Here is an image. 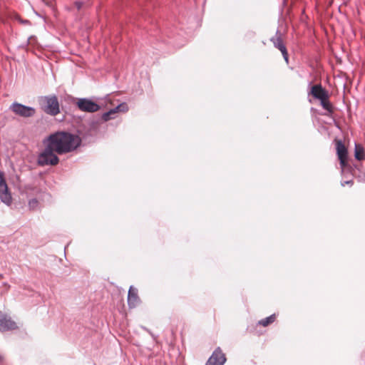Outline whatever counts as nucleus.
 Masks as SVG:
<instances>
[{"mask_svg":"<svg viewBox=\"0 0 365 365\" xmlns=\"http://www.w3.org/2000/svg\"><path fill=\"white\" fill-rule=\"evenodd\" d=\"M58 155L71 153L81 144V138L66 131H58L51 134L45 140Z\"/></svg>","mask_w":365,"mask_h":365,"instance_id":"f257e3e1","label":"nucleus"},{"mask_svg":"<svg viewBox=\"0 0 365 365\" xmlns=\"http://www.w3.org/2000/svg\"><path fill=\"white\" fill-rule=\"evenodd\" d=\"M38 101L41 110L46 114L56 116L60 113V105L56 95L41 96Z\"/></svg>","mask_w":365,"mask_h":365,"instance_id":"f03ea898","label":"nucleus"},{"mask_svg":"<svg viewBox=\"0 0 365 365\" xmlns=\"http://www.w3.org/2000/svg\"><path fill=\"white\" fill-rule=\"evenodd\" d=\"M45 148L38 156V164L41 166L56 165L59 162L56 151L44 140Z\"/></svg>","mask_w":365,"mask_h":365,"instance_id":"7ed1b4c3","label":"nucleus"},{"mask_svg":"<svg viewBox=\"0 0 365 365\" xmlns=\"http://www.w3.org/2000/svg\"><path fill=\"white\" fill-rule=\"evenodd\" d=\"M76 105L79 110L86 113H95L101 109V106L91 98H76Z\"/></svg>","mask_w":365,"mask_h":365,"instance_id":"20e7f679","label":"nucleus"},{"mask_svg":"<svg viewBox=\"0 0 365 365\" xmlns=\"http://www.w3.org/2000/svg\"><path fill=\"white\" fill-rule=\"evenodd\" d=\"M9 109L16 115L24 118L32 117L36 113V110L34 108L27 106L16 102L13 103L10 106Z\"/></svg>","mask_w":365,"mask_h":365,"instance_id":"39448f33","label":"nucleus"},{"mask_svg":"<svg viewBox=\"0 0 365 365\" xmlns=\"http://www.w3.org/2000/svg\"><path fill=\"white\" fill-rule=\"evenodd\" d=\"M0 199L2 202L7 205H9L12 202L11 195L9 191L8 185L2 172H0Z\"/></svg>","mask_w":365,"mask_h":365,"instance_id":"423d86ee","label":"nucleus"},{"mask_svg":"<svg viewBox=\"0 0 365 365\" xmlns=\"http://www.w3.org/2000/svg\"><path fill=\"white\" fill-rule=\"evenodd\" d=\"M271 41L273 43L274 47L278 48L281 51L284 61H286L287 63H289L288 52H287V48H286L284 43H283V41L280 36V34H279V31H277L276 35L271 38Z\"/></svg>","mask_w":365,"mask_h":365,"instance_id":"0eeeda50","label":"nucleus"},{"mask_svg":"<svg viewBox=\"0 0 365 365\" xmlns=\"http://www.w3.org/2000/svg\"><path fill=\"white\" fill-rule=\"evenodd\" d=\"M226 358L220 348H217L207 360L205 365H223Z\"/></svg>","mask_w":365,"mask_h":365,"instance_id":"6e6552de","label":"nucleus"},{"mask_svg":"<svg viewBox=\"0 0 365 365\" xmlns=\"http://www.w3.org/2000/svg\"><path fill=\"white\" fill-rule=\"evenodd\" d=\"M140 303V299L138 297V289L133 286H130L128 294V304L130 308H135Z\"/></svg>","mask_w":365,"mask_h":365,"instance_id":"1a4fd4ad","label":"nucleus"},{"mask_svg":"<svg viewBox=\"0 0 365 365\" xmlns=\"http://www.w3.org/2000/svg\"><path fill=\"white\" fill-rule=\"evenodd\" d=\"M310 93L313 97L318 100H323L329 98L328 92L322 88L321 84H317L312 87Z\"/></svg>","mask_w":365,"mask_h":365,"instance_id":"9d476101","label":"nucleus"},{"mask_svg":"<svg viewBox=\"0 0 365 365\" xmlns=\"http://www.w3.org/2000/svg\"><path fill=\"white\" fill-rule=\"evenodd\" d=\"M16 328L14 321H0V331L2 332L14 330Z\"/></svg>","mask_w":365,"mask_h":365,"instance_id":"9b49d317","label":"nucleus"},{"mask_svg":"<svg viewBox=\"0 0 365 365\" xmlns=\"http://www.w3.org/2000/svg\"><path fill=\"white\" fill-rule=\"evenodd\" d=\"M336 151L339 158H347V149L340 140L336 143Z\"/></svg>","mask_w":365,"mask_h":365,"instance_id":"f8f14e48","label":"nucleus"},{"mask_svg":"<svg viewBox=\"0 0 365 365\" xmlns=\"http://www.w3.org/2000/svg\"><path fill=\"white\" fill-rule=\"evenodd\" d=\"M355 158L359 160L364 159V150L360 145H355Z\"/></svg>","mask_w":365,"mask_h":365,"instance_id":"ddd939ff","label":"nucleus"},{"mask_svg":"<svg viewBox=\"0 0 365 365\" xmlns=\"http://www.w3.org/2000/svg\"><path fill=\"white\" fill-rule=\"evenodd\" d=\"M321 106L324 109L331 113L333 112V107L331 103L329 101V98H325L323 100H319Z\"/></svg>","mask_w":365,"mask_h":365,"instance_id":"4468645a","label":"nucleus"},{"mask_svg":"<svg viewBox=\"0 0 365 365\" xmlns=\"http://www.w3.org/2000/svg\"><path fill=\"white\" fill-rule=\"evenodd\" d=\"M116 113L115 112V108H112L110 109V110H108V112H106L104 113H103L102 115V119L104 120V121H108L110 119H113L115 117L113 116Z\"/></svg>","mask_w":365,"mask_h":365,"instance_id":"2eb2a0df","label":"nucleus"},{"mask_svg":"<svg viewBox=\"0 0 365 365\" xmlns=\"http://www.w3.org/2000/svg\"><path fill=\"white\" fill-rule=\"evenodd\" d=\"M116 113L118 112H126L128 110V106L125 103H120L118 106L114 108Z\"/></svg>","mask_w":365,"mask_h":365,"instance_id":"dca6fc26","label":"nucleus"},{"mask_svg":"<svg viewBox=\"0 0 365 365\" xmlns=\"http://www.w3.org/2000/svg\"><path fill=\"white\" fill-rule=\"evenodd\" d=\"M38 205V201L36 198L31 199L29 201V207L30 210H35Z\"/></svg>","mask_w":365,"mask_h":365,"instance_id":"f3484780","label":"nucleus"},{"mask_svg":"<svg viewBox=\"0 0 365 365\" xmlns=\"http://www.w3.org/2000/svg\"><path fill=\"white\" fill-rule=\"evenodd\" d=\"M273 321H259L258 323H257V326H260V327H267L268 326L271 322H272Z\"/></svg>","mask_w":365,"mask_h":365,"instance_id":"a211bd4d","label":"nucleus"},{"mask_svg":"<svg viewBox=\"0 0 365 365\" xmlns=\"http://www.w3.org/2000/svg\"><path fill=\"white\" fill-rule=\"evenodd\" d=\"M341 168H344L346 165V158H339Z\"/></svg>","mask_w":365,"mask_h":365,"instance_id":"6ab92c4d","label":"nucleus"},{"mask_svg":"<svg viewBox=\"0 0 365 365\" xmlns=\"http://www.w3.org/2000/svg\"><path fill=\"white\" fill-rule=\"evenodd\" d=\"M74 4H75L76 7L77 8V9L80 10L83 6V1H76Z\"/></svg>","mask_w":365,"mask_h":365,"instance_id":"aec40b11","label":"nucleus"},{"mask_svg":"<svg viewBox=\"0 0 365 365\" xmlns=\"http://www.w3.org/2000/svg\"><path fill=\"white\" fill-rule=\"evenodd\" d=\"M276 318V314H271L270 316L269 317H265L264 319H266V320H272V319H275Z\"/></svg>","mask_w":365,"mask_h":365,"instance_id":"412c9836","label":"nucleus"},{"mask_svg":"<svg viewBox=\"0 0 365 365\" xmlns=\"http://www.w3.org/2000/svg\"><path fill=\"white\" fill-rule=\"evenodd\" d=\"M341 186H344L345 185H353V181L352 180H347V181H344V182H342L341 183Z\"/></svg>","mask_w":365,"mask_h":365,"instance_id":"4be33fe9","label":"nucleus"},{"mask_svg":"<svg viewBox=\"0 0 365 365\" xmlns=\"http://www.w3.org/2000/svg\"><path fill=\"white\" fill-rule=\"evenodd\" d=\"M0 319H7V316L0 311Z\"/></svg>","mask_w":365,"mask_h":365,"instance_id":"5701e85b","label":"nucleus"},{"mask_svg":"<svg viewBox=\"0 0 365 365\" xmlns=\"http://www.w3.org/2000/svg\"><path fill=\"white\" fill-rule=\"evenodd\" d=\"M23 24H28L29 21L28 20H24L22 21Z\"/></svg>","mask_w":365,"mask_h":365,"instance_id":"b1692460","label":"nucleus"}]
</instances>
